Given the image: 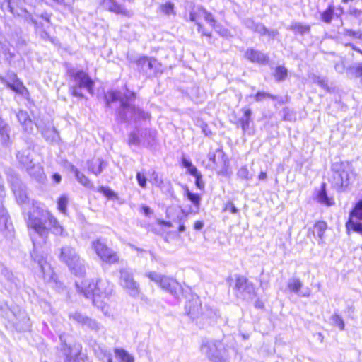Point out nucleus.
I'll return each mask as SVG.
<instances>
[{"mask_svg":"<svg viewBox=\"0 0 362 362\" xmlns=\"http://www.w3.org/2000/svg\"><path fill=\"white\" fill-rule=\"evenodd\" d=\"M33 151L30 147L18 150L16 153V159L19 165L26 170L33 178L40 181L43 179V168L38 163L34 162Z\"/></svg>","mask_w":362,"mask_h":362,"instance_id":"obj_6","label":"nucleus"},{"mask_svg":"<svg viewBox=\"0 0 362 362\" xmlns=\"http://www.w3.org/2000/svg\"><path fill=\"white\" fill-rule=\"evenodd\" d=\"M349 218L362 221V199L358 200L349 213Z\"/></svg>","mask_w":362,"mask_h":362,"instance_id":"obj_42","label":"nucleus"},{"mask_svg":"<svg viewBox=\"0 0 362 362\" xmlns=\"http://www.w3.org/2000/svg\"><path fill=\"white\" fill-rule=\"evenodd\" d=\"M68 202H69V198L66 195H62L58 199L57 209H59V211L61 213H62L64 214H66V211H67L66 207H67Z\"/></svg>","mask_w":362,"mask_h":362,"instance_id":"obj_52","label":"nucleus"},{"mask_svg":"<svg viewBox=\"0 0 362 362\" xmlns=\"http://www.w3.org/2000/svg\"><path fill=\"white\" fill-rule=\"evenodd\" d=\"M76 287L80 293L92 300L93 305L107 315L108 308L104 300L100 298H107L112 293L113 285L108 280L99 279L96 281L89 279L76 281Z\"/></svg>","mask_w":362,"mask_h":362,"instance_id":"obj_3","label":"nucleus"},{"mask_svg":"<svg viewBox=\"0 0 362 362\" xmlns=\"http://www.w3.org/2000/svg\"><path fill=\"white\" fill-rule=\"evenodd\" d=\"M69 318L81 325L83 329H88L96 334H104L105 333L106 329L102 323L81 312L70 313Z\"/></svg>","mask_w":362,"mask_h":362,"instance_id":"obj_9","label":"nucleus"},{"mask_svg":"<svg viewBox=\"0 0 362 362\" xmlns=\"http://www.w3.org/2000/svg\"><path fill=\"white\" fill-rule=\"evenodd\" d=\"M244 25L253 32L260 34L265 31L264 25L260 23H256L252 18H248L244 20Z\"/></svg>","mask_w":362,"mask_h":362,"instance_id":"obj_37","label":"nucleus"},{"mask_svg":"<svg viewBox=\"0 0 362 362\" xmlns=\"http://www.w3.org/2000/svg\"><path fill=\"white\" fill-rule=\"evenodd\" d=\"M348 13L351 16L362 21V10L358 9L355 7H350L348 10Z\"/></svg>","mask_w":362,"mask_h":362,"instance_id":"obj_59","label":"nucleus"},{"mask_svg":"<svg viewBox=\"0 0 362 362\" xmlns=\"http://www.w3.org/2000/svg\"><path fill=\"white\" fill-rule=\"evenodd\" d=\"M106 167L107 163L100 158L88 162V170L95 175L100 174Z\"/></svg>","mask_w":362,"mask_h":362,"instance_id":"obj_29","label":"nucleus"},{"mask_svg":"<svg viewBox=\"0 0 362 362\" xmlns=\"http://www.w3.org/2000/svg\"><path fill=\"white\" fill-rule=\"evenodd\" d=\"M18 3L17 0H4L1 3V8L3 12H9L13 15H22L25 13L22 9H18L14 6V4Z\"/></svg>","mask_w":362,"mask_h":362,"instance_id":"obj_28","label":"nucleus"},{"mask_svg":"<svg viewBox=\"0 0 362 362\" xmlns=\"http://www.w3.org/2000/svg\"><path fill=\"white\" fill-rule=\"evenodd\" d=\"M136 180L138 182L139 185L142 188L146 187V178L144 174L140 172H138L136 175Z\"/></svg>","mask_w":362,"mask_h":362,"instance_id":"obj_61","label":"nucleus"},{"mask_svg":"<svg viewBox=\"0 0 362 362\" xmlns=\"http://www.w3.org/2000/svg\"><path fill=\"white\" fill-rule=\"evenodd\" d=\"M223 211H230L231 214H237L238 212V209L235 206L232 202H228L224 208Z\"/></svg>","mask_w":362,"mask_h":362,"instance_id":"obj_62","label":"nucleus"},{"mask_svg":"<svg viewBox=\"0 0 362 362\" xmlns=\"http://www.w3.org/2000/svg\"><path fill=\"white\" fill-rule=\"evenodd\" d=\"M331 170L332 187L339 192L346 191L350 185V175L354 170L352 164L349 161L334 162L332 165Z\"/></svg>","mask_w":362,"mask_h":362,"instance_id":"obj_4","label":"nucleus"},{"mask_svg":"<svg viewBox=\"0 0 362 362\" xmlns=\"http://www.w3.org/2000/svg\"><path fill=\"white\" fill-rule=\"evenodd\" d=\"M159 286L175 298H178L182 291V286L175 279L166 276H164Z\"/></svg>","mask_w":362,"mask_h":362,"instance_id":"obj_17","label":"nucleus"},{"mask_svg":"<svg viewBox=\"0 0 362 362\" xmlns=\"http://www.w3.org/2000/svg\"><path fill=\"white\" fill-rule=\"evenodd\" d=\"M330 320L332 324L339 328L340 330L344 329V322L342 317L338 314L337 312H334V314L331 316Z\"/></svg>","mask_w":362,"mask_h":362,"instance_id":"obj_50","label":"nucleus"},{"mask_svg":"<svg viewBox=\"0 0 362 362\" xmlns=\"http://www.w3.org/2000/svg\"><path fill=\"white\" fill-rule=\"evenodd\" d=\"M269 98L272 100H276L277 97L266 92H257L255 95V99L257 102L262 101V100Z\"/></svg>","mask_w":362,"mask_h":362,"instance_id":"obj_57","label":"nucleus"},{"mask_svg":"<svg viewBox=\"0 0 362 362\" xmlns=\"http://www.w3.org/2000/svg\"><path fill=\"white\" fill-rule=\"evenodd\" d=\"M201 351L212 362H227L228 354L220 341H208L202 344Z\"/></svg>","mask_w":362,"mask_h":362,"instance_id":"obj_8","label":"nucleus"},{"mask_svg":"<svg viewBox=\"0 0 362 362\" xmlns=\"http://www.w3.org/2000/svg\"><path fill=\"white\" fill-rule=\"evenodd\" d=\"M9 125L0 117V145L8 146L10 144Z\"/></svg>","mask_w":362,"mask_h":362,"instance_id":"obj_24","label":"nucleus"},{"mask_svg":"<svg viewBox=\"0 0 362 362\" xmlns=\"http://www.w3.org/2000/svg\"><path fill=\"white\" fill-rule=\"evenodd\" d=\"M34 249L33 252L31 253V257L33 260L37 263L41 272L43 275L45 279H52V270L49 264H47L46 259L44 256L40 254L37 250L36 245L33 241Z\"/></svg>","mask_w":362,"mask_h":362,"instance_id":"obj_15","label":"nucleus"},{"mask_svg":"<svg viewBox=\"0 0 362 362\" xmlns=\"http://www.w3.org/2000/svg\"><path fill=\"white\" fill-rule=\"evenodd\" d=\"M0 231H1L6 238L13 236V226L12 223L9 222V217L0 218Z\"/></svg>","mask_w":362,"mask_h":362,"instance_id":"obj_32","label":"nucleus"},{"mask_svg":"<svg viewBox=\"0 0 362 362\" xmlns=\"http://www.w3.org/2000/svg\"><path fill=\"white\" fill-rule=\"evenodd\" d=\"M237 176L238 178L243 180H250L252 179V175H250L247 168L242 166L237 172Z\"/></svg>","mask_w":362,"mask_h":362,"instance_id":"obj_54","label":"nucleus"},{"mask_svg":"<svg viewBox=\"0 0 362 362\" xmlns=\"http://www.w3.org/2000/svg\"><path fill=\"white\" fill-rule=\"evenodd\" d=\"M244 56L252 63L266 64L269 62V57L267 54L253 48H248L245 51Z\"/></svg>","mask_w":362,"mask_h":362,"instance_id":"obj_18","label":"nucleus"},{"mask_svg":"<svg viewBox=\"0 0 362 362\" xmlns=\"http://www.w3.org/2000/svg\"><path fill=\"white\" fill-rule=\"evenodd\" d=\"M144 276L145 277H147L148 279H149L151 281H152L158 286H160L163 279L165 276L164 275L154 271L146 272Z\"/></svg>","mask_w":362,"mask_h":362,"instance_id":"obj_48","label":"nucleus"},{"mask_svg":"<svg viewBox=\"0 0 362 362\" xmlns=\"http://www.w3.org/2000/svg\"><path fill=\"white\" fill-rule=\"evenodd\" d=\"M317 200L319 203L327 206H330L334 204L333 199L327 196L325 183L322 184L321 188L317 194Z\"/></svg>","mask_w":362,"mask_h":362,"instance_id":"obj_30","label":"nucleus"},{"mask_svg":"<svg viewBox=\"0 0 362 362\" xmlns=\"http://www.w3.org/2000/svg\"><path fill=\"white\" fill-rule=\"evenodd\" d=\"M59 259L65 263L76 276H82L86 274L85 261L80 258L76 250L70 246H64L61 249Z\"/></svg>","mask_w":362,"mask_h":362,"instance_id":"obj_7","label":"nucleus"},{"mask_svg":"<svg viewBox=\"0 0 362 362\" xmlns=\"http://www.w3.org/2000/svg\"><path fill=\"white\" fill-rule=\"evenodd\" d=\"M137 70L146 77L156 76L160 71L161 64L154 58L141 57L135 61Z\"/></svg>","mask_w":362,"mask_h":362,"instance_id":"obj_13","label":"nucleus"},{"mask_svg":"<svg viewBox=\"0 0 362 362\" xmlns=\"http://www.w3.org/2000/svg\"><path fill=\"white\" fill-rule=\"evenodd\" d=\"M135 99V93L129 91L122 93L118 90H110L105 95L107 107L113 108L115 103L119 104L115 107V119L121 123H127L132 119L136 121L148 118V113L134 105Z\"/></svg>","mask_w":362,"mask_h":362,"instance_id":"obj_1","label":"nucleus"},{"mask_svg":"<svg viewBox=\"0 0 362 362\" xmlns=\"http://www.w3.org/2000/svg\"><path fill=\"white\" fill-rule=\"evenodd\" d=\"M2 56L4 60L11 61L14 57V54L9 49L8 42L3 40L0 37V57Z\"/></svg>","mask_w":362,"mask_h":362,"instance_id":"obj_33","label":"nucleus"},{"mask_svg":"<svg viewBox=\"0 0 362 362\" xmlns=\"http://www.w3.org/2000/svg\"><path fill=\"white\" fill-rule=\"evenodd\" d=\"M235 290L237 297L245 300H252L256 296L254 284L243 276L236 277Z\"/></svg>","mask_w":362,"mask_h":362,"instance_id":"obj_10","label":"nucleus"},{"mask_svg":"<svg viewBox=\"0 0 362 362\" xmlns=\"http://www.w3.org/2000/svg\"><path fill=\"white\" fill-rule=\"evenodd\" d=\"M199 13L203 15L204 20L210 24L214 29L219 28V25L216 24V21L214 19L212 14L208 12L205 8L200 7L198 8Z\"/></svg>","mask_w":362,"mask_h":362,"instance_id":"obj_45","label":"nucleus"},{"mask_svg":"<svg viewBox=\"0 0 362 362\" xmlns=\"http://www.w3.org/2000/svg\"><path fill=\"white\" fill-rule=\"evenodd\" d=\"M221 36L223 37H230L232 36L230 32L222 26L219 25V28L214 29Z\"/></svg>","mask_w":362,"mask_h":362,"instance_id":"obj_64","label":"nucleus"},{"mask_svg":"<svg viewBox=\"0 0 362 362\" xmlns=\"http://www.w3.org/2000/svg\"><path fill=\"white\" fill-rule=\"evenodd\" d=\"M158 187L161 190V192L163 194L169 196L170 197H171L173 199L176 198L172 184L170 181L163 180L162 184H160V185H158Z\"/></svg>","mask_w":362,"mask_h":362,"instance_id":"obj_44","label":"nucleus"},{"mask_svg":"<svg viewBox=\"0 0 362 362\" xmlns=\"http://www.w3.org/2000/svg\"><path fill=\"white\" fill-rule=\"evenodd\" d=\"M265 31L260 33V35H267L269 39H274L279 35V32L276 30H269L264 26Z\"/></svg>","mask_w":362,"mask_h":362,"instance_id":"obj_60","label":"nucleus"},{"mask_svg":"<svg viewBox=\"0 0 362 362\" xmlns=\"http://www.w3.org/2000/svg\"><path fill=\"white\" fill-rule=\"evenodd\" d=\"M209 159L216 166L222 168H226L228 163V158L221 148H218L215 152H209Z\"/></svg>","mask_w":362,"mask_h":362,"instance_id":"obj_20","label":"nucleus"},{"mask_svg":"<svg viewBox=\"0 0 362 362\" xmlns=\"http://www.w3.org/2000/svg\"><path fill=\"white\" fill-rule=\"evenodd\" d=\"M69 74L71 78V83H70L69 86V90L71 95L83 98L85 96L81 91L82 88L86 89L90 94H93L95 83L86 72L83 70L71 69L69 71Z\"/></svg>","mask_w":362,"mask_h":362,"instance_id":"obj_5","label":"nucleus"},{"mask_svg":"<svg viewBox=\"0 0 362 362\" xmlns=\"http://www.w3.org/2000/svg\"><path fill=\"white\" fill-rule=\"evenodd\" d=\"M287 286L291 292L297 293L300 296L308 297L310 294V290L309 288H306L304 291H300L303 287V283L298 278L293 277L289 279Z\"/></svg>","mask_w":362,"mask_h":362,"instance_id":"obj_21","label":"nucleus"},{"mask_svg":"<svg viewBox=\"0 0 362 362\" xmlns=\"http://www.w3.org/2000/svg\"><path fill=\"white\" fill-rule=\"evenodd\" d=\"M287 29L292 31L294 34H299L301 35L308 34L310 32V26L309 25L298 22L292 23Z\"/></svg>","mask_w":362,"mask_h":362,"instance_id":"obj_31","label":"nucleus"},{"mask_svg":"<svg viewBox=\"0 0 362 362\" xmlns=\"http://www.w3.org/2000/svg\"><path fill=\"white\" fill-rule=\"evenodd\" d=\"M185 312L191 318L197 317L201 313V304L198 299L188 301L185 307Z\"/></svg>","mask_w":362,"mask_h":362,"instance_id":"obj_23","label":"nucleus"},{"mask_svg":"<svg viewBox=\"0 0 362 362\" xmlns=\"http://www.w3.org/2000/svg\"><path fill=\"white\" fill-rule=\"evenodd\" d=\"M346 228L348 231L353 230L362 235V222L361 220H355L353 218H349L346 223Z\"/></svg>","mask_w":362,"mask_h":362,"instance_id":"obj_38","label":"nucleus"},{"mask_svg":"<svg viewBox=\"0 0 362 362\" xmlns=\"http://www.w3.org/2000/svg\"><path fill=\"white\" fill-rule=\"evenodd\" d=\"M28 226L45 243L49 231L56 235L66 236L67 233L59 221L48 210L37 208L29 214Z\"/></svg>","mask_w":362,"mask_h":362,"instance_id":"obj_2","label":"nucleus"},{"mask_svg":"<svg viewBox=\"0 0 362 362\" xmlns=\"http://www.w3.org/2000/svg\"><path fill=\"white\" fill-rule=\"evenodd\" d=\"M344 35L354 39H358L359 30H353L351 29H344Z\"/></svg>","mask_w":362,"mask_h":362,"instance_id":"obj_63","label":"nucleus"},{"mask_svg":"<svg viewBox=\"0 0 362 362\" xmlns=\"http://www.w3.org/2000/svg\"><path fill=\"white\" fill-rule=\"evenodd\" d=\"M346 72L351 76L360 78V82L362 84V62H357L349 66L346 69Z\"/></svg>","mask_w":362,"mask_h":362,"instance_id":"obj_36","label":"nucleus"},{"mask_svg":"<svg viewBox=\"0 0 362 362\" xmlns=\"http://www.w3.org/2000/svg\"><path fill=\"white\" fill-rule=\"evenodd\" d=\"M16 117L25 132L30 133L33 131V122L26 111L20 110Z\"/></svg>","mask_w":362,"mask_h":362,"instance_id":"obj_26","label":"nucleus"},{"mask_svg":"<svg viewBox=\"0 0 362 362\" xmlns=\"http://www.w3.org/2000/svg\"><path fill=\"white\" fill-rule=\"evenodd\" d=\"M335 7L333 4H329L324 11H319L320 19L326 24H330L334 17L339 18L341 14L334 12Z\"/></svg>","mask_w":362,"mask_h":362,"instance_id":"obj_22","label":"nucleus"},{"mask_svg":"<svg viewBox=\"0 0 362 362\" xmlns=\"http://www.w3.org/2000/svg\"><path fill=\"white\" fill-rule=\"evenodd\" d=\"M119 284L125 288L132 297H138L140 294V286L134 279V274L131 269L124 268L119 271Z\"/></svg>","mask_w":362,"mask_h":362,"instance_id":"obj_12","label":"nucleus"},{"mask_svg":"<svg viewBox=\"0 0 362 362\" xmlns=\"http://www.w3.org/2000/svg\"><path fill=\"white\" fill-rule=\"evenodd\" d=\"M73 171L74 172L75 177L79 183L88 189H93L95 188L93 182L77 168L73 167Z\"/></svg>","mask_w":362,"mask_h":362,"instance_id":"obj_34","label":"nucleus"},{"mask_svg":"<svg viewBox=\"0 0 362 362\" xmlns=\"http://www.w3.org/2000/svg\"><path fill=\"white\" fill-rule=\"evenodd\" d=\"M141 129H136L129 133L128 136V144L129 146H140L141 141L140 139Z\"/></svg>","mask_w":362,"mask_h":362,"instance_id":"obj_40","label":"nucleus"},{"mask_svg":"<svg viewBox=\"0 0 362 362\" xmlns=\"http://www.w3.org/2000/svg\"><path fill=\"white\" fill-rule=\"evenodd\" d=\"M282 118L285 121L291 122L295 119V114L288 107H285L281 111Z\"/></svg>","mask_w":362,"mask_h":362,"instance_id":"obj_55","label":"nucleus"},{"mask_svg":"<svg viewBox=\"0 0 362 362\" xmlns=\"http://www.w3.org/2000/svg\"><path fill=\"white\" fill-rule=\"evenodd\" d=\"M18 3L14 4V6L18 9H22L25 11V13H23L22 15H16V16L22 17L24 18V20L28 23H30L35 27L37 26V23L36 19L34 18L33 14L31 13L30 11L26 8L24 6L25 1L23 0H17Z\"/></svg>","mask_w":362,"mask_h":362,"instance_id":"obj_25","label":"nucleus"},{"mask_svg":"<svg viewBox=\"0 0 362 362\" xmlns=\"http://www.w3.org/2000/svg\"><path fill=\"white\" fill-rule=\"evenodd\" d=\"M114 351L115 355L119 357L123 362H134V357L126 350L120 348H116Z\"/></svg>","mask_w":362,"mask_h":362,"instance_id":"obj_47","label":"nucleus"},{"mask_svg":"<svg viewBox=\"0 0 362 362\" xmlns=\"http://www.w3.org/2000/svg\"><path fill=\"white\" fill-rule=\"evenodd\" d=\"M140 139L141 146L148 148L153 145L156 139V132L150 129H141Z\"/></svg>","mask_w":362,"mask_h":362,"instance_id":"obj_27","label":"nucleus"},{"mask_svg":"<svg viewBox=\"0 0 362 362\" xmlns=\"http://www.w3.org/2000/svg\"><path fill=\"white\" fill-rule=\"evenodd\" d=\"M8 182L11 183L12 191L17 202L20 204L26 203L28 197L26 187L16 175H10Z\"/></svg>","mask_w":362,"mask_h":362,"instance_id":"obj_14","label":"nucleus"},{"mask_svg":"<svg viewBox=\"0 0 362 362\" xmlns=\"http://www.w3.org/2000/svg\"><path fill=\"white\" fill-rule=\"evenodd\" d=\"M327 228V224L325 221H317L313 226V233L314 235H317L320 241H323L324 234Z\"/></svg>","mask_w":362,"mask_h":362,"instance_id":"obj_35","label":"nucleus"},{"mask_svg":"<svg viewBox=\"0 0 362 362\" xmlns=\"http://www.w3.org/2000/svg\"><path fill=\"white\" fill-rule=\"evenodd\" d=\"M240 111L243 115L238 119L237 124L240 126L243 134H245L249 129L250 124L252 121V110L247 107H243L241 108Z\"/></svg>","mask_w":362,"mask_h":362,"instance_id":"obj_19","label":"nucleus"},{"mask_svg":"<svg viewBox=\"0 0 362 362\" xmlns=\"http://www.w3.org/2000/svg\"><path fill=\"white\" fill-rule=\"evenodd\" d=\"M102 5L105 9L124 17L131 18L134 15L132 10L127 9L115 0H103Z\"/></svg>","mask_w":362,"mask_h":362,"instance_id":"obj_16","label":"nucleus"},{"mask_svg":"<svg viewBox=\"0 0 362 362\" xmlns=\"http://www.w3.org/2000/svg\"><path fill=\"white\" fill-rule=\"evenodd\" d=\"M160 9L163 13L166 15H175V13L174 11V4L171 2H167L160 6Z\"/></svg>","mask_w":362,"mask_h":362,"instance_id":"obj_56","label":"nucleus"},{"mask_svg":"<svg viewBox=\"0 0 362 362\" xmlns=\"http://www.w3.org/2000/svg\"><path fill=\"white\" fill-rule=\"evenodd\" d=\"M19 78L15 73L8 74L6 77L0 76V81L4 83L8 88L15 83Z\"/></svg>","mask_w":362,"mask_h":362,"instance_id":"obj_53","label":"nucleus"},{"mask_svg":"<svg viewBox=\"0 0 362 362\" xmlns=\"http://www.w3.org/2000/svg\"><path fill=\"white\" fill-rule=\"evenodd\" d=\"M185 195L187 197V199L194 204L195 206L197 211L199 209L200 207V202L201 197L199 194H194L189 191L187 187L185 188Z\"/></svg>","mask_w":362,"mask_h":362,"instance_id":"obj_43","label":"nucleus"},{"mask_svg":"<svg viewBox=\"0 0 362 362\" xmlns=\"http://www.w3.org/2000/svg\"><path fill=\"white\" fill-rule=\"evenodd\" d=\"M274 76L276 81H283L288 76V70L284 66H277L275 69Z\"/></svg>","mask_w":362,"mask_h":362,"instance_id":"obj_46","label":"nucleus"},{"mask_svg":"<svg viewBox=\"0 0 362 362\" xmlns=\"http://www.w3.org/2000/svg\"><path fill=\"white\" fill-rule=\"evenodd\" d=\"M98 191L103 194L108 199H114L117 197V194L111 189L103 186L100 187Z\"/></svg>","mask_w":362,"mask_h":362,"instance_id":"obj_58","label":"nucleus"},{"mask_svg":"<svg viewBox=\"0 0 362 362\" xmlns=\"http://www.w3.org/2000/svg\"><path fill=\"white\" fill-rule=\"evenodd\" d=\"M1 274L5 277V279L11 284V288H17L19 281L16 279L13 273L8 270L6 267H3L1 272Z\"/></svg>","mask_w":362,"mask_h":362,"instance_id":"obj_41","label":"nucleus"},{"mask_svg":"<svg viewBox=\"0 0 362 362\" xmlns=\"http://www.w3.org/2000/svg\"><path fill=\"white\" fill-rule=\"evenodd\" d=\"M91 247L103 262L112 264L119 262V258L117 253L108 247L100 239L93 241Z\"/></svg>","mask_w":362,"mask_h":362,"instance_id":"obj_11","label":"nucleus"},{"mask_svg":"<svg viewBox=\"0 0 362 362\" xmlns=\"http://www.w3.org/2000/svg\"><path fill=\"white\" fill-rule=\"evenodd\" d=\"M63 353L66 356L64 362H80L76 356L71 355V347L66 344H64Z\"/></svg>","mask_w":362,"mask_h":362,"instance_id":"obj_51","label":"nucleus"},{"mask_svg":"<svg viewBox=\"0 0 362 362\" xmlns=\"http://www.w3.org/2000/svg\"><path fill=\"white\" fill-rule=\"evenodd\" d=\"M35 125L46 140H52L54 139V136L56 134L54 129L42 127L39 123H36Z\"/></svg>","mask_w":362,"mask_h":362,"instance_id":"obj_49","label":"nucleus"},{"mask_svg":"<svg viewBox=\"0 0 362 362\" xmlns=\"http://www.w3.org/2000/svg\"><path fill=\"white\" fill-rule=\"evenodd\" d=\"M8 88L25 98H27L29 95L28 89L20 79L16 81V82L12 83L11 86H10Z\"/></svg>","mask_w":362,"mask_h":362,"instance_id":"obj_39","label":"nucleus"}]
</instances>
